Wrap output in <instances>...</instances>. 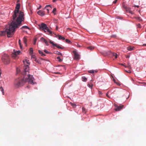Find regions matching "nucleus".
<instances>
[{
  "instance_id": "3",
  "label": "nucleus",
  "mask_w": 146,
  "mask_h": 146,
  "mask_svg": "<svg viewBox=\"0 0 146 146\" xmlns=\"http://www.w3.org/2000/svg\"><path fill=\"white\" fill-rule=\"evenodd\" d=\"M39 26L40 30H43L45 33H46L47 31L48 33V35H52L53 33L52 32L49 30L45 24L42 23L41 25H39Z\"/></svg>"
},
{
  "instance_id": "21",
  "label": "nucleus",
  "mask_w": 146,
  "mask_h": 146,
  "mask_svg": "<svg viewBox=\"0 0 146 146\" xmlns=\"http://www.w3.org/2000/svg\"><path fill=\"white\" fill-rule=\"evenodd\" d=\"M21 29H30L29 28V27H28V26H23L21 28Z\"/></svg>"
},
{
  "instance_id": "10",
  "label": "nucleus",
  "mask_w": 146,
  "mask_h": 146,
  "mask_svg": "<svg viewBox=\"0 0 146 146\" xmlns=\"http://www.w3.org/2000/svg\"><path fill=\"white\" fill-rule=\"evenodd\" d=\"M51 7L50 5H47L44 8V9H46L48 13H49V10L51 9Z\"/></svg>"
},
{
  "instance_id": "27",
  "label": "nucleus",
  "mask_w": 146,
  "mask_h": 146,
  "mask_svg": "<svg viewBox=\"0 0 146 146\" xmlns=\"http://www.w3.org/2000/svg\"><path fill=\"white\" fill-rule=\"evenodd\" d=\"M70 104L73 108H75L76 107V105L75 104L71 102L70 103Z\"/></svg>"
},
{
  "instance_id": "6",
  "label": "nucleus",
  "mask_w": 146,
  "mask_h": 146,
  "mask_svg": "<svg viewBox=\"0 0 146 146\" xmlns=\"http://www.w3.org/2000/svg\"><path fill=\"white\" fill-rule=\"evenodd\" d=\"M49 42L51 44H52V46H56L57 48H58L63 49L64 48L63 47H62L60 46L59 45H57L56 44L54 43L53 42H52L50 40H49Z\"/></svg>"
},
{
  "instance_id": "50",
  "label": "nucleus",
  "mask_w": 146,
  "mask_h": 146,
  "mask_svg": "<svg viewBox=\"0 0 146 146\" xmlns=\"http://www.w3.org/2000/svg\"><path fill=\"white\" fill-rule=\"evenodd\" d=\"M112 37H116V35H113V36H112Z\"/></svg>"
},
{
  "instance_id": "51",
  "label": "nucleus",
  "mask_w": 146,
  "mask_h": 146,
  "mask_svg": "<svg viewBox=\"0 0 146 146\" xmlns=\"http://www.w3.org/2000/svg\"><path fill=\"white\" fill-rule=\"evenodd\" d=\"M113 80L115 83H116V80H115L113 79Z\"/></svg>"
},
{
  "instance_id": "13",
  "label": "nucleus",
  "mask_w": 146,
  "mask_h": 146,
  "mask_svg": "<svg viewBox=\"0 0 146 146\" xmlns=\"http://www.w3.org/2000/svg\"><path fill=\"white\" fill-rule=\"evenodd\" d=\"M38 52L41 56H46V55L45 54H44L43 52L40 50H38Z\"/></svg>"
},
{
  "instance_id": "46",
  "label": "nucleus",
  "mask_w": 146,
  "mask_h": 146,
  "mask_svg": "<svg viewBox=\"0 0 146 146\" xmlns=\"http://www.w3.org/2000/svg\"><path fill=\"white\" fill-rule=\"evenodd\" d=\"M19 45H20V48H22V45L21 44H19Z\"/></svg>"
},
{
  "instance_id": "35",
  "label": "nucleus",
  "mask_w": 146,
  "mask_h": 146,
  "mask_svg": "<svg viewBox=\"0 0 146 146\" xmlns=\"http://www.w3.org/2000/svg\"><path fill=\"white\" fill-rule=\"evenodd\" d=\"M89 72L90 73H94V71L93 70H92L89 71Z\"/></svg>"
},
{
  "instance_id": "39",
  "label": "nucleus",
  "mask_w": 146,
  "mask_h": 146,
  "mask_svg": "<svg viewBox=\"0 0 146 146\" xmlns=\"http://www.w3.org/2000/svg\"><path fill=\"white\" fill-rule=\"evenodd\" d=\"M117 0H115L113 2V3L115 4L116 3L117 1Z\"/></svg>"
},
{
  "instance_id": "42",
  "label": "nucleus",
  "mask_w": 146,
  "mask_h": 146,
  "mask_svg": "<svg viewBox=\"0 0 146 146\" xmlns=\"http://www.w3.org/2000/svg\"><path fill=\"white\" fill-rule=\"evenodd\" d=\"M98 92H99V94H102V93L101 91H99Z\"/></svg>"
},
{
  "instance_id": "43",
  "label": "nucleus",
  "mask_w": 146,
  "mask_h": 146,
  "mask_svg": "<svg viewBox=\"0 0 146 146\" xmlns=\"http://www.w3.org/2000/svg\"><path fill=\"white\" fill-rule=\"evenodd\" d=\"M41 5H40L39 7L37 9H40L41 8Z\"/></svg>"
},
{
  "instance_id": "34",
  "label": "nucleus",
  "mask_w": 146,
  "mask_h": 146,
  "mask_svg": "<svg viewBox=\"0 0 146 146\" xmlns=\"http://www.w3.org/2000/svg\"><path fill=\"white\" fill-rule=\"evenodd\" d=\"M44 52L47 54H49L50 53V52H48V51L46 50H44Z\"/></svg>"
},
{
  "instance_id": "55",
  "label": "nucleus",
  "mask_w": 146,
  "mask_h": 146,
  "mask_svg": "<svg viewBox=\"0 0 146 146\" xmlns=\"http://www.w3.org/2000/svg\"><path fill=\"white\" fill-rule=\"evenodd\" d=\"M143 46H146V44H143Z\"/></svg>"
},
{
  "instance_id": "1",
  "label": "nucleus",
  "mask_w": 146,
  "mask_h": 146,
  "mask_svg": "<svg viewBox=\"0 0 146 146\" xmlns=\"http://www.w3.org/2000/svg\"><path fill=\"white\" fill-rule=\"evenodd\" d=\"M20 7V3H17L12 16L11 23L8 26L5 27V31H0V36L4 35L7 34L8 37H11L13 35L15 29L21 25L22 22L24 20V13L19 11Z\"/></svg>"
},
{
  "instance_id": "32",
  "label": "nucleus",
  "mask_w": 146,
  "mask_h": 146,
  "mask_svg": "<svg viewBox=\"0 0 146 146\" xmlns=\"http://www.w3.org/2000/svg\"><path fill=\"white\" fill-rule=\"evenodd\" d=\"M128 12H129V13L133 14V12L132 11L130 10L128 8Z\"/></svg>"
},
{
  "instance_id": "33",
  "label": "nucleus",
  "mask_w": 146,
  "mask_h": 146,
  "mask_svg": "<svg viewBox=\"0 0 146 146\" xmlns=\"http://www.w3.org/2000/svg\"><path fill=\"white\" fill-rule=\"evenodd\" d=\"M66 41L67 43H70L71 42L68 39H66Z\"/></svg>"
},
{
  "instance_id": "49",
  "label": "nucleus",
  "mask_w": 146,
  "mask_h": 146,
  "mask_svg": "<svg viewBox=\"0 0 146 146\" xmlns=\"http://www.w3.org/2000/svg\"><path fill=\"white\" fill-rule=\"evenodd\" d=\"M19 0H17V3H19Z\"/></svg>"
},
{
  "instance_id": "12",
  "label": "nucleus",
  "mask_w": 146,
  "mask_h": 146,
  "mask_svg": "<svg viewBox=\"0 0 146 146\" xmlns=\"http://www.w3.org/2000/svg\"><path fill=\"white\" fill-rule=\"evenodd\" d=\"M40 40L44 42H45L46 45V46H48L49 44L48 42L47 41H46L45 39H44L43 37H41L40 38Z\"/></svg>"
},
{
  "instance_id": "26",
  "label": "nucleus",
  "mask_w": 146,
  "mask_h": 146,
  "mask_svg": "<svg viewBox=\"0 0 146 146\" xmlns=\"http://www.w3.org/2000/svg\"><path fill=\"white\" fill-rule=\"evenodd\" d=\"M82 111L83 113H86L87 112V110L84 107L82 108Z\"/></svg>"
},
{
  "instance_id": "40",
  "label": "nucleus",
  "mask_w": 146,
  "mask_h": 146,
  "mask_svg": "<svg viewBox=\"0 0 146 146\" xmlns=\"http://www.w3.org/2000/svg\"><path fill=\"white\" fill-rule=\"evenodd\" d=\"M31 58H36L35 56L32 55L31 56Z\"/></svg>"
},
{
  "instance_id": "8",
  "label": "nucleus",
  "mask_w": 146,
  "mask_h": 146,
  "mask_svg": "<svg viewBox=\"0 0 146 146\" xmlns=\"http://www.w3.org/2000/svg\"><path fill=\"white\" fill-rule=\"evenodd\" d=\"M21 53V52L19 50L17 51L14 50V52L12 54V56H16L18 54H19Z\"/></svg>"
},
{
  "instance_id": "52",
  "label": "nucleus",
  "mask_w": 146,
  "mask_h": 146,
  "mask_svg": "<svg viewBox=\"0 0 146 146\" xmlns=\"http://www.w3.org/2000/svg\"><path fill=\"white\" fill-rule=\"evenodd\" d=\"M135 7H136L137 8H138L139 7V6L138 5H136L135 6Z\"/></svg>"
},
{
  "instance_id": "16",
  "label": "nucleus",
  "mask_w": 146,
  "mask_h": 146,
  "mask_svg": "<svg viewBox=\"0 0 146 146\" xmlns=\"http://www.w3.org/2000/svg\"><path fill=\"white\" fill-rule=\"evenodd\" d=\"M26 37H27L25 36L23 38V40L24 42V43L26 45L27 44V40L26 38Z\"/></svg>"
},
{
  "instance_id": "57",
  "label": "nucleus",
  "mask_w": 146,
  "mask_h": 146,
  "mask_svg": "<svg viewBox=\"0 0 146 146\" xmlns=\"http://www.w3.org/2000/svg\"><path fill=\"white\" fill-rule=\"evenodd\" d=\"M125 71L126 72H128V71H127V70H125Z\"/></svg>"
},
{
  "instance_id": "59",
  "label": "nucleus",
  "mask_w": 146,
  "mask_h": 146,
  "mask_svg": "<svg viewBox=\"0 0 146 146\" xmlns=\"http://www.w3.org/2000/svg\"><path fill=\"white\" fill-rule=\"evenodd\" d=\"M128 57V56H126V57Z\"/></svg>"
},
{
  "instance_id": "54",
  "label": "nucleus",
  "mask_w": 146,
  "mask_h": 146,
  "mask_svg": "<svg viewBox=\"0 0 146 146\" xmlns=\"http://www.w3.org/2000/svg\"><path fill=\"white\" fill-rule=\"evenodd\" d=\"M19 70L18 69H17V72L18 73V72H19V71H19Z\"/></svg>"
},
{
  "instance_id": "28",
  "label": "nucleus",
  "mask_w": 146,
  "mask_h": 146,
  "mask_svg": "<svg viewBox=\"0 0 146 146\" xmlns=\"http://www.w3.org/2000/svg\"><path fill=\"white\" fill-rule=\"evenodd\" d=\"M35 62H37L38 64H40V62L38 60H37L36 59V58H35Z\"/></svg>"
},
{
  "instance_id": "41",
  "label": "nucleus",
  "mask_w": 146,
  "mask_h": 146,
  "mask_svg": "<svg viewBox=\"0 0 146 146\" xmlns=\"http://www.w3.org/2000/svg\"><path fill=\"white\" fill-rule=\"evenodd\" d=\"M19 44H21V40L20 39H19Z\"/></svg>"
},
{
  "instance_id": "56",
  "label": "nucleus",
  "mask_w": 146,
  "mask_h": 146,
  "mask_svg": "<svg viewBox=\"0 0 146 146\" xmlns=\"http://www.w3.org/2000/svg\"><path fill=\"white\" fill-rule=\"evenodd\" d=\"M68 29L69 30H71V29H70V28H68V29Z\"/></svg>"
},
{
  "instance_id": "24",
  "label": "nucleus",
  "mask_w": 146,
  "mask_h": 146,
  "mask_svg": "<svg viewBox=\"0 0 146 146\" xmlns=\"http://www.w3.org/2000/svg\"><path fill=\"white\" fill-rule=\"evenodd\" d=\"M130 69V70H128V73H131L132 70H131V67L128 64V69Z\"/></svg>"
},
{
  "instance_id": "5",
  "label": "nucleus",
  "mask_w": 146,
  "mask_h": 146,
  "mask_svg": "<svg viewBox=\"0 0 146 146\" xmlns=\"http://www.w3.org/2000/svg\"><path fill=\"white\" fill-rule=\"evenodd\" d=\"M73 53L74 54V59L76 60H79L80 58V55L78 53L75 51H73Z\"/></svg>"
},
{
  "instance_id": "14",
  "label": "nucleus",
  "mask_w": 146,
  "mask_h": 146,
  "mask_svg": "<svg viewBox=\"0 0 146 146\" xmlns=\"http://www.w3.org/2000/svg\"><path fill=\"white\" fill-rule=\"evenodd\" d=\"M111 55L113 56H115V58H116L117 57V54L116 53L112 52L111 53Z\"/></svg>"
},
{
  "instance_id": "11",
  "label": "nucleus",
  "mask_w": 146,
  "mask_h": 146,
  "mask_svg": "<svg viewBox=\"0 0 146 146\" xmlns=\"http://www.w3.org/2000/svg\"><path fill=\"white\" fill-rule=\"evenodd\" d=\"M122 7L123 9L125 10L126 12H127V4L124 2H123L122 4Z\"/></svg>"
},
{
  "instance_id": "29",
  "label": "nucleus",
  "mask_w": 146,
  "mask_h": 146,
  "mask_svg": "<svg viewBox=\"0 0 146 146\" xmlns=\"http://www.w3.org/2000/svg\"><path fill=\"white\" fill-rule=\"evenodd\" d=\"M57 59H58V61L60 62H61L62 61V60L60 58V57H57Z\"/></svg>"
},
{
  "instance_id": "38",
  "label": "nucleus",
  "mask_w": 146,
  "mask_h": 146,
  "mask_svg": "<svg viewBox=\"0 0 146 146\" xmlns=\"http://www.w3.org/2000/svg\"><path fill=\"white\" fill-rule=\"evenodd\" d=\"M53 21L55 23H57V20L56 19H54Z\"/></svg>"
},
{
  "instance_id": "17",
  "label": "nucleus",
  "mask_w": 146,
  "mask_h": 146,
  "mask_svg": "<svg viewBox=\"0 0 146 146\" xmlns=\"http://www.w3.org/2000/svg\"><path fill=\"white\" fill-rule=\"evenodd\" d=\"M58 38L60 40H61V39L64 40L65 39V38L64 37L62 36H61L60 35H58Z\"/></svg>"
},
{
  "instance_id": "23",
  "label": "nucleus",
  "mask_w": 146,
  "mask_h": 146,
  "mask_svg": "<svg viewBox=\"0 0 146 146\" xmlns=\"http://www.w3.org/2000/svg\"><path fill=\"white\" fill-rule=\"evenodd\" d=\"M0 89L1 91L2 92L3 95H4L5 94V93L4 92V89L2 87H0Z\"/></svg>"
},
{
  "instance_id": "30",
  "label": "nucleus",
  "mask_w": 146,
  "mask_h": 146,
  "mask_svg": "<svg viewBox=\"0 0 146 146\" xmlns=\"http://www.w3.org/2000/svg\"><path fill=\"white\" fill-rule=\"evenodd\" d=\"M56 8H54L53 9V11H52V13H54V14L55 15V12L56 11Z\"/></svg>"
},
{
  "instance_id": "48",
  "label": "nucleus",
  "mask_w": 146,
  "mask_h": 146,
  "mask_svg": "<svg viewBox=\"0 0 146 146\" xmlns=\"http://www.w3.org/2000/svg\"><path fill=\"white\" fill-rule=\"evenodd\" d=\"M58 26H56V30H58Z\"/></svg>"
},
{
  "instance_id": "53",
  "label": "nucleus",
  "mask_w": 146,
  "mask_h": 146,
  "mask_svg": "<svg viewBox=\"0 0 146 146\" xmlns=\"http://www.w3.org/2000/svg\"><path fill=\"white\" fill-rule=\"evenodd\" d=\"M55 74H60V73L59 72H56V73H55Z\"/></svg>"
},
{
  "instance_id": "15",
  "label": "nucleus",
  "mask_w": 146,
  "mask_h": 146,
  "mask_svg": "<svg viewBox=\"0 0 146 146\" xmlns=\"http://www.w3.org/2000/svg\"><path fill=\"white\" fill-rule=\"evenodd\" d=\"M135 48L131 46H128V50L132 51L134 50Z\"/></svg>"
},
{
  "instance_id": "7",
  "label": "nucleus",
  "mask_w": 146,
  "mask_h": 146,
  "mask_svg": "<svg viewBox=\"0 0 146 146\" xmlns=\"http://www.w3.org/2000/svg\"><path fill=\"white\" fill-rule=\"evenodd\" d=\"M114 106L116 107V108L115 109V110L116 111H119L122 108V107L123 106H118L116 104H115Z\"/></svg>"
},
{
  "instance_id": "58",
  "label": "nucleus",
  "mask_w": 146,
  "mask_h": 146,
  "mask_svg": "<svg viewBox=\"0 0 146 146\" xmlns=\"http://www.w3.org/2000/svg\"><path fill=\"white\" fill-rule=\"evenodd\" d=\"M129 55H128V58H129Z\"/></svg>"
},
{
  "instance_id": "37",
  "label": "nucleus",
  "mask_w": 146,
  "mask_h": 146,
  "mask_svg": "<svg viewBox=\"0 0 146 146\" xmlns=\"http://www.w3.org/2000/svg\"><path fill=\"white\" fill-rule=\"evenodd\" d=\"M137 27H138L139 28H141V26L140 24H137Z\"/></svg>"
},
{
  "instance_id": "19",
  "label": "nucleus",
  "mask_w": 146,
  "mask_h": 146,
  "mask_svg": "<svg viewBox=\"0 0 146 146\" xmlns=\"http://www.w3.org/2000/svg\"><path fill=\"white\" fill-rule=\"evenodd\" d=\"M54 53L55 54L60 55L62 56V54L61 53H60V52L58 51H55L54 52Z\"/></svg>"
},
{
  "instance_id": "4",
  "label": "nucleus",
  "mask_w": 146,
  "mask_h": 146,
  "mask_svg": "<svg viewBox=\"0 0 146 146\" xmlns=\"http://www.w3.org/2000/svg\"><path fill=\"white\" fill-rule=\"evenodd\" d=\"M1 59L3 62L5 64H9L10 63V58L7 54H5L3 55Z\"/></svg>"
},
{
  "instance_id": "36",
  "label": "nucleus",
  "mask_w": 146,
  "mask_h": 146,
  "mask_svg": "<svg viewBox=\"0 0 146 146\" xmlns=\"http://www.w3.org/2000/svg\"><path fill=\"white\" fill-rule=\"evenodd\" d=\"M36 40H37V39L36 38H35L34 40V45L35 44H36Z\"/></svg>"
},
{
  "instance_id": "2",
  "label": "nucleus",
  "mask_w": 146,
  "mask_h": 146,
  "mask_svg": "<svg viewBox=\"0 0 146 146\" xmlns=\"http://www.w3.org/2000/svg\"><path fill=\"white\" fill-rule=\"evenodd\" d=\"M23 63L25 66L23 69L24 71L22 73L24 76L23 78H18L16 79L15 82V84L16 87L23 86L26 82H28L29 84H34V79L32 76L29 74V66L30 65L29 60L25 59L23 61Z\"/></svg>"
},
{
  "instance_id": "47",
  "label": "nucleus",
  "mask_w": 146,
  "mask_h": 146,
  "mask_svg": "<svg viewBox=\"0 0 146 146\" xmlns=\"http://www.w3.org/2000/svg\"><path fill=\"white\" fill-rule=\"evenodd\" d=\"M108 93L106 94V96H107L108 97H109V98H110V97H109V95H108Z\"/></svg>"
},
{
  "instance_id": "45",
  "label": "nucleus",
  "mask_w": 146,
  "mask_h": 146,
  "mask_svg": "<svg viewBox=\"0 0 146 146\" xmlns=\"http://www.w3.org/2000/svg\"><path fill=\"white\" fill-rule=\"evenodd\" d=\"M117 85H120V84L119 83V82H116V83Z\"/></svg>"
},
{
  "instance_id": "18",
  "label": "nucleus",
  "mask_w": 146,
  "mask_h": 146,
  "mask_svg": "<svg viewBox=\"0 0 146 146\" xmlns=\"http://www.w3.org/2000/svg\"><path fill=\"white\" fill-rule=\"evenodd\" d=\"M87 85L91 89L92 88L93 84L92 83H90V84H88Z\"/></svg>"
},
{
  "instance_id": "22",
  "label": "nucleus",
  "mask_w": 146,
  "mask_h": 146,
  "mask_svg": "<svg viewBox=\"0 0 146 146\" xmlns=\"http://www.w3.org/2000/svg\"><path fill=\"white\" fill-rule=\"evenodd\" d=\"M87 48L89 50H92L94 48V47L92 46H90L87 47Z\"/></svg>"
},
{
  "instance_id": "44",
  "label": "nucleus",
  "mask_w": 146,
  "mask_h": 146,
  "mask_svg": "<svg viewBox=\"0 0 146 146\" xmlns=\"http://www.w3.org/2000/svg\"><path fill=\"white\" fill-rule=\"evenodd\" d=\"M121 65H123V66H124L125 67H127V66H125V65H124L123 64H121Z\"/></svg>"
},
{
  "instance_id": "20",
  "label": "nucleus",
  "mask_w": 146,
  "mask_h": 146,
  "mask_svg": "<svg viewBox=\"0 0 146 146\" xmlns=\"http://www.w3.org/2000/svg\"><path fill=\"white\" fill-rule=\"evenodd\" d=\"M82 81L84 82H86L87 80V78L84 76L82 77Z\"/></svg>"
},
{
  "instance_id": "31",
  "label": "nucleus",
  "mask_w": 146,
  "mask_h": 146,
  "mask_svg": "<svg viewBox=\"0 0 146 146\" xmlns=\"http://www.w3.org/2000/svg\"><path fill=\"white\" fill-rule=\"evenodd\" d=\"M136 19L138 20L139 21H142V19H141V18L140 17H137L136 18Z\"/></svg>"
},
{
  "instance_id": "25",
  "label": "nucleus",
  "mask_w": 146,
  "mask_h": 146,
  "mask_svg": "<svg viewBox=\"0 0 146 146\" xmlns=\"http://www.w3.org/2000/svg\"><path fill=\"white\" fill-rule=\"evenodd\" d=\"M33 50L32 48H31L30 49V52L29 53L31 54H33Z\"/></svg>"
},
{
  "instance_id": "9",
  "label": "nucleus",
  "mask_w": 146,
  "mask_h": 146,
  "mask_svg": "<svg viewBox=\"0 0 146 146\" xmlns=\"http://www.w3.org/2000/svg\"><path fill=\"white\" fill-rule=\"evenodd\" d=\"M37 13L39 15H40L41 16H43L45 15L44 12L41 10L38 11L37 12Z\"/></svg>"
}]
</instances>
